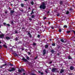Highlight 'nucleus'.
Instances as JSON below:
<instances>
[{
  "label": "nucleus",
  "mask_w": 75,
  "mask_h": 75,
  "mask_svg": "<svg viewBox=\"0 0 75 75\" xmlns=\"http://www.w3.org/2000/svg\"><path fill=\"white\" fill-rule=\"evenodd\" d=\"M57 17H59V14H58L57 15Z\"/></svg>",
  "instance_id": "nucleus-40"
},
{
  "label": "nucleus",
  "mask_w": 75,
  "mask_h": 75,
  "mask_svg": "<svg viewBox=\"0 0 75 75\" xmlns=\"http://www.w3.org/2000/svg\"><path fill=\"white\" fill-rule=\"evenodd\" d=\"M29 20H30V21H31V20H32V19H31V18H29Z\"/></svg>",
  "instance_id": "nucleus-47"
},
{
  "label": "nucleus",
  "mask_w": 75,
  "mask_h": 75,
  "mask_svg": "<svg viewBox=\"0 0 75 75\" xmlns=\"http://www.w3.org/2000/svg\"><path fill=\"white\" fill-rule=\"evenodd\" d=\"M67 27H68V26H67V25H64L63 26L64 28H67Z\"/></svg>",
  "instance_id": "nucleus-27"
},
{
  "label": "nucleus",
  "mask_w": 75,
  "mask_h": 75,
  "mask_svg": "<svg viewBox=\"0 0 75 75\" xmlns=\"http://www.w3.org/2000/svg\"><path fill=\"white\" fill-rule=\"evenodd\" d=\"M28 35L29 37H30V38H31L32 37V35H31V33H30L28 32Z\"/></svg>",
  "instance_id": "nucleus-8"
},
{
  "label": "nucleus",
  "mask_w": 75,
  "mask_h": 75,
  "mask_svg": "<svg viewBox=\"0 0 75 75\" xmlns=\"http://www.w3.org/2000/svg\"><path fill=\"white\" fill-rule=\"evenodd\" d=\"M8 9H9V10H11V8H10V7H9L8 8Z\"/></svg>",
  "instance_id": "nucleus-58"
},
{
  "label": "nucleus",
  "mask_w": 75,
  "mask_h": 75,
  "mask_svg": "<svg viewBox=\"0 0 75 75\" xmlns=\"http://www.w3.org/2000/svg\"><path fill=\"white\" fill-rule=\"evenodd\" d=\"M38 38H40V35H38Z\"/></svg>",
  "instance_id": "nucleus-38"
},
{
  "label": "nucleus",
  "mask_w": 75,
  "mask_h": 75,
  "mask_svg": "<svg viewBox=\"0 0 75 75\" xmlns=\"http://www.w3.org/2000/svg\"><path fill=\"white\" fill-rule=\"evenodd\" d=\"M15 40L16 41H18V38L17 37H16Z\"/></svg>",
  "instance_id": "nucleus-25"
},
{
  "label": "nucleus",
  "mask_w": 75,
  "mask_h": 75,
  "mask_svg": "<svg viewBox=\"0 0 75 75\" xmlns=\"http://www.w3.org/2000/svg\"><path fill=\"white\" fill-rule=\"evenodd\" d=\"M36 45H37V44L34 43H33V45L35 46Z\"/></svg>",
  "instance_id": "nucleus-37"
},
{
  "label": "nucleus",
  "mask_w": 75,
  "mask_h": 75,
  "mask_svg": "<svg viewBox=\"0 0 75 75\" xmlns=\"http://www.w3.org/2000/svg\"><path fill=\"white\" fill-rule=\"evenodd\" d=\"M5 38H6V40H10V38L8 37H5Z\"/></svg>",
  "instance_id": "nucleus-13"
},
{
  "label": "nucleus",
  "mask_w": 75,
  "mask_h": 75,
  "mask_svg": "<svg viewBox=\"0 0 75 75\" xmlns=\"http://www.w3.org/2000/svg\"><path fill=\"white\" fill-rule=\"evenodd\" d=\"M31 5H34V2L33 1H32L31 2Z\"/></svg>",
  "instance_id": "nucleus-29"
},
{
  "label": "nucleus",
  "mask_w": 75,
  "mask_h": 75,
  "mask_svg": "<svg viewBox=\"0 0 75 75\" xmlns=\"http://www.w3.org/2000/svg\"><path fill=\"white\" fill-rule=\"evenodd\" d=\"M48 45H45V48H48Z\"/></svg>",
  "instance_id": "nucleus-30"
},
{
  "label": "nucleus",
  "mask_w": 75,
  "mask_h": 75,
  "mask_svg": "<svg viewBox=\"0 0 75 75\" xmlns=\"http://www.w3.org/2000/svg\"><path fill=\"white\" fill-rule=\"evenodd\" d=\"M59 4L60 5H62L63 4V1H61L59 2Z\"/></svg>",
  "instance_id": "nucleus-14"
},
{
  "label": "nucleus",
  "mask_w": 75,
  "mask_h": 75,
  "mask_svg": "<svg viewBox=\"0 0 75 75\" xmlns=\"http://www.w3.org/2000/svg\"><path fill=\"white\" fill-rule=\"evenodd\" d=\"M16 69L14 67H12L11 69H8V71L9 72H13L14 71H15Z\"/></svg>",
  "instance_id": "nucleus-3"
},
{
  "label": "nucleus",
  "mask_w": 75,
  "mask_h": 75,
  "mask_svg": "<svg viewBox=\"0 0 75 75\" xmlns=\"http://www.w3.org/2000/svg\"><path fill=\"white\" fill-rule=\"evenodd\" d=\"M23 75H25V73H23Z\"/></svg>",
  "instance_id": "nucleus-61"
},
{
  "label": "nucleus",
  "mask_w": 75,
  "mask_h": 75,
  "mask_svg": "<svg viewBox=\"0 0 75 75\" xmlns=\"http://www.w3.org/2000/svg\"><path fill=\"white\" fill-rule=\"evenodd\" d=\"M62 30H63V29H59V33H61V32L62 31Z\"/></svg>",
  "instance_id": "nucleus-21"
},
{
  "label": "nucleus",
  "mask_w": 75,
  "mask_h": 75,
  "mask_svg": "<svg viewBox=\"0 0 75 75\" xmlns=\"http://www.w3.org/2000/svg\"><path fill=\"white\" fill-rule=\"evenodd\" d=\"M57 55L58 56H59V55H60V54L59 53H57Z\"/></svg>",
  "instance_id": "nucleus-51"
},
{
  "label": "nucleus",
  "mask_w": 75,
  "mask_h": 75,
  "mask_svg": "<svg viewBox=\"0 0 75 75\" xmlns=\"http://www.w3.org/2000/svg\"><path fill=\"white\" fill-rule=\"evenodd\" d=\"M68 58L69 59H72V58L71 57V56H69Z\"/></svg>",
  "instance_id": "nucleus-17"
},
{
  "label": "nucleus",
  "mask_w": 75,
  "mask_h": 75,
  "mask_svg": "<svg viewBox=\"0 0 75 75\" xmlns=\"http://www.w3.org/2000/svg\"><path fill=\"white\" fill-rule=\"evenodd\" d=\"M28 54L29 55H30L31 54V53H30V52H28Z\"/></svg>",
  "instance_id": "nucleus-50"
},
{
  "label": "nucleus",
  "mask_w": 75,
  "mask_h": 75,
  "mask_svg": "<svg viewBox=\"0 0 75 75\" xmlns=\"http://www.w3.org/2000/svg\"><path fill=\"white\" fill-rule=\"evenodd\" d=\"M51 52L52 54H53V53L55 52V51L54 50H51Z\"/></svg>",
  "instance_id": "nucleus-22"
},
{
  "label": "nucleus",
  "mask_w": 75,
  "mask_h": 75,
  "mask_svg": "<svg viewBox=\"0 0 75 75\" xmlns=\"http://www.w3.org/2000/svg\"><path fill=\"white\" fill-rule=\"evenodd\" d=\"M38 57V56H36V57H35V59H36L37 58V57Z\"/></svg>",
  "instance_id": "nucleus-43"
},
{
  "label": "nucleus",
  "mask_w": 75,
  "mask_h": 75,
  "mask_svg": "<svg viewBox=\"0 0 75 75\" xmlns=\"http://www.w3.org/2000/svg\"><path fill=\"white\" fill-rule=\"evenodd\" d=\"M34 9H33L31 13H30V15H32L34 13Z\"/></svg>",
  "instance_id": "nucleus-11"
},
{
  "label": "nucleus",
  "mask_w": 75,
  "mask_h": 75,
  "mask_svg": "<svg viewBox=\"0 0 75 75\" xmlns=\"http://www.w3.org/2000/svg\"><path fill=\"white\" fill-rule=\"evenodd\" d=\"M4 37V35L3 34L0 35V38H3Z\"/></svg>",
  "instance_id": "nucleus-6"
},
{
  "label": "nucleus",
  "mask_w": 75,
  "mask_h": 75,
  "mask_svg": "<svg viewBox=\"0 0 75 75\" xmlns=\"http://www.w3.org/2000/svg\"><path fill=\"white\" fill-rule=\"evenodd\" d=\"M11 6H13V4H11Z\"/></svg>",
  "instance_id": "nucleus-63"
},
{
  "label": "nucleus",
  "mask_w": 75,
  "mask_h": 75,
  "mask_svg": "<svg viewBox=\"0 0 75 75\" xmlns=\"http://www.w3.org/2000/svg\"><path fill=\"white\" fill-rule=\"evenodd\" d=\"M46 54V50H45V49H44L43 51V55H45V54Z\"/></svg>",
  "instance_id": "nucleus-7"
},
{
  "label": "nucleus",
  "mask_w": 75,
  "mask_h": 75,
  "mask_svg": "<svg viewBox=\"0 0 75 75\" xmlns=\"http://www.w3.org/2000/svg\"><path fill=\"white\" fill-rule=\"evenodd\" d=\"M51 28L52 29H54V28L53 27H51Z\"/></svg>",
  "instance_id": "nucleus-53"
},
{
  "label": "nucleus",
  "mask_w": 75,
  "mask_h": 75,
  "mask_svg": "<svg viewBox=\"0 0 75 75\" xmlns=\"http://www.w3.org/2000/svg\"><path fill=\"white\" fill-rule=\"evenodd\" d=\"M49 13H50V11H48L47 12V14H49Z\"/></svg>",
  "instance_id": "nucleus-54"
},
{
  "label": "nucleus",
  "mask_w": 75,
  "mask_h": 75,
  "mask_svg": "<svg viewBox=\"0 0 75 75\" xmlns=\"http://www.w3.org/2000/svg\"><path fill=\"white\" fill-rule=\"evenodd\" d=\"M22 30H24H24H25V28H23V27L22 28Z\"/></svg>",
  "instance_id": "nucleus-52"
},
{
  "label": "nucleus",
  "mask_w": 75,
  "mask_h": 75,
  "mask_svg": "<svg viewBox=\"0 0 75 75\" xmlns=\"http://www.w3.org/2000/svg\"><path fill=\"white\" fill-rule=\"evenodd\" d=\"M38 72L39 73H41V71H38Z\"/></svg>",
  "instance_id": "nucleus-56"
},
{
  "label": "nucleus",
  "mask_w": 75,
  "mask_h": 75,
  "mask_svg": "<svg viewBox=\"0 0 75 75\" xmlns=\"http://www.w3.org/2000/svg\"><path fill=\"white\" fill-rule=\"evenodd\" d=\"M49 40H50V41H52V39H49Z\"/></svg>",
  "instance_id": "nucleus-62"
},
{
  "label": "nucleus",
  "mask_w": 75,
  "mask_h": 75,
  "mask_svg": "<svg viewBox=\"0 0 75 75\" xmlns=\"http://www.w3.org/2000/svg\"><path fill=\"white\" fill-rule=\"evenodd\" d=\"M28 9L29 10H30V9H31V8H30V7H29Z\"/></svg>",
  "instance_id": "nucleus-60"
},
{
  "label": "nucleus",
  "mask_w": 75,
  "mask_h": 75,
  "mask_svg": "<svg viewBox=\"0 0 75 75\" xmlns=\"http://www.w3.org/2000/svg\"><path fill=\"white\" fill-rule=\"evenodd\" d=\"M21 41H19V42H18V44H21Z\"/></svg>",
  "instance_id": "nucleus-39"
},
{
  "label": "nucleus",
  "mask_w": 75,
  "mask_h": 75,
  "mask_svg": "<svg viewBox=\"0 0 75 75\" xmlns=\"http://www.w3.org/2000/svg\"><path fill=\"white\" fill-rule=\"evenodd\" d=\"M6 65H7V64L6 63L5 64L2 65V66L0 68H3V67H4V66H6Z\"/></svg>",
  "instance_id": "nucleus-9"
},
{
  "label": "nucleus",
  "mask_w": 75,
  "mask_h": 75,
  "mask_svg": "<svg viewBox=\"0 0 75 75\" xmlns=\"http://www.w3.org/2000/svg\"><path fill=\"white\" fill-rule=\"evenodd\" d=\"M60 40L62 42H64V40L63 39H62Z\"/></svg>",
  "instance_id": "nucleus-26"
},
{
  "label": "nucleus",
  "mask_w": 75,
  "mask_h": 75,
  "mask_svg": "<svg viewBox=\"0 0 75 75\" xmlns=\"http://www.w3.org/2000/svg\"><path fill=\"white\" fill-rule=\"evenodd\" d=\"M21 7H23L24 6V4H21Z\"/></svg>",
  "instance_id": "nucleus-24"
},
{
  "label": "nucleus",
  "mask_w": 75,
  "mask_h": 75,
  "mask_svg": "<svg viewBox=\"0 0 75 75\" xmlns=\"http://www.w3.org/2000/svg\"><path fill=\"white\" fill-rule=\"evenodd\" d=\"M3 25H6V23H3Z\"/></svg>",
  "instance_id": "nucleus-44"
},
{
  "label": "nucleus",
  "mask_w": 75,
  "mask_h": 75,
  "mask_svg": "<svg viewBox=\"0 0 75 75\" xmlns=\"http://www.w3.org/2000/svg\"><path fill=\"white\" fill-rule=\"evenodd\" d=\"M71 30H69V31H67L66 32V33L67 34H69V33H71Z\"/></svg>",
  "instance_id": "nucleus-18"
},
{
  "label": "nucleus",
  "mask_w": 75,
  "mask_h": 75,
  "mask_svg": "<svg viewBox=\"0 0 75 75\" xmlns=\"http://www.w3.org/2000/svg\"><path fill=\"white\" fill-rule=\"evenodd\" d=\"M52 61H51V62H50L49 64H52Z\"/></svg>",
  "instance_id": "nucleus-36"
},
{
  "label": "nucleus",
  "mask_w": 75,
  "mask_h": 75,
  "mask_svg": "<svg viewBox=\"0 0 75 75\" xmlns=\"http://www.w3.org/2000/svg\"><path fill=\"white\" fill-rule=\"evenodd\" d=\"M5 14H7V11H6L5 12Z\"/></svg>",
  "instance_id": "nucleus-49"
},
{
  "label": "nucleus",
  "mask_w": 75,
  "mask_h": 75,
  "mask_svg": "<svg viewBox=\"0 0 75 75\" xmlns=\"http://www.w3.org/2000/svg\"><path fill=\"white\" fill-rule=\"evenodd\" d=\"M26 59L24 57H23V58L22 59V60L24 62H28V61L29 59H30V57L28 56H26Z\"/></svg>",
  "instance_id": "nucleus-2"
},
{
  "label": "nucleus",
  "mask_w": 75,
  "mask_h": 75,
  "mask_svg": "<svg viewBox=\"0 0 75 75\" xmlns=\"http://www.w3.org/2000/svg\"><path fill=\"white\" fill-rule=\"evenodd\" d=\"M52 46H55V44L54 43H53L52 44Z\"/></svg>",
  "instance_id": "nucleus-32"
},
{
  "label": "nucleus",
  "mask_w": 75,
  "mask_h": 75,
  "mask_svg": "<svg viewBox=\"0 0 75 75\" xmlns=\"http://www.w3.org/2000/svg\"><path fill=\"white\" fill-rule=\"evenodd\" d=\"M5 26H6V27H7V26H8V27H10V24H6Z\"/></svg>",
  "instance_id": "nucleus-28"
},
{
  "label": "nucleus",
  "mask_w": 75,
  "mask_h": 75,
  "mask_svg": "<svg viewBox=\"0 0 75 75\" xmlns=\"http://www.w3.org/2000/svg\"><path fill=\"white\" fill-rule=\"evenodd\" d=\"M46 17H44V18H43V19H44V20H45V19H46Z\"/></svg>",
  "instance_id": "nucleus-48"
},
{
  "label": "nucleus",
  "mask_w": 75,
  "mask_h": 75,
  "mask_svg": "<svg viewBox=\"0 0 75 75\" xmlns=\"http://www.w3.org/2000/svg\"><path fill=\"white\" fill-rule=\"evenodd\" d=\"M4 47L6 48H7V46L5 44H4L3 45Z\"/></svg>",
  "instance_id": "nucleus-16"
},
{
  "label": "nucleus",
  "mask_w": 75,
  "mask_h": 75,
  "mask_svg": "<svg viewBox=\"0 0 75 75\" xmlns=\"http://www.w3.org/2000/svg\"><path fill=\"white\" fill-rule=\"evenodd\" d=\"M0 48H2V46H1V45H0Z\"/></svg>",
  "instance_id": "nucleus-59"
},
{
  "label": "nucleus",
  "mask_w": 75,
  "mask_h": 75,
  "mask_svg": "<svg viewBox=\"0 0 75 75\" xmlns=\"http://www.w3.org/2000/svg\"><path fill=\"white\" fill-rule=\"evenodd\" d=\"M13 54L15 57L18 56V55H17V54L16 53H13Z\"/></svg>",
  "instance_id": "nucleus-15"
},
{
  "label": "nucleus",
  "mask_w": 75,
  "mask_h": 75,
  "mask_svg": "<svg viewBox=\"0 0 75 75\" xmlns=\"http://www.w3.org/2000/svg\"><path fill=\"white\" fill-rule=\"evenodd\" d=\"M9 65H10V66H11L12 67H13V64H11V63H9L8 64Z\"/></svg>",
  "instance_id": "nucleus-19"
},
{
  "label": "nucleus",
  "mask_w": 75,
  "mask_h": 75,
  "mask_svg": "<svg viewBox=\"0 0 75 75\" xmlns=\"http://www.w3.org/2000/svg\"><path fill=\"white\" fill-rule=\"evenodd\" d=\"M14 11L13 10H11L10 12V13H11V14H13V13H14Z\"/></svg>",
  "instance_id": "nucleus-20"
},
{
  "label": "nucleus",
  "mask_w": 75,
  "mask_h": 75,
  "mask_svg": "<svg viewBox=\"0 0 75 75\" xmlns=\"http://www.w3.org/2000/svg\"><path fill=\"white\" fill-rule=\"evenodd\" d=\"M39 8H40V9H43V10L45 9V8H46L45 4L44 3H43L40 6Z\"/></svg>",
  "instance_id": "nucleus-1"
},
{
  "label": "nucleus",
  "mask_w": 75,
  "mask_h": 75,
  "mask_svg": "<svg viewBox=\"0 0 75 75\" xmlns=\"http://www.w3.org/2000/svg\"><path fill=\"white\" fill-rule=\"evenodd\" d=\"M64 72V70L61 69L60 71V74H62Z\"/></svg>",
  "instance_id": "nucleus-12"
},
{
  "label": "nucleus",
  "mask_w": 75,
  "mask_h": 75,
  "mask_svg": "<svg viewBox=\"0 0 75 75\" xmlns=\"http://www.w3.org/2000/svg\"><path fill=\"white\" fill-rule=\"evenodd\" d=\"M40 74L41 75H44V73L43 72H41Z\"/></svg>",
  "instance_id": "nucleus-45"
},
{
  "label": "nucleus",
  "mask_w": 75,
  "mask_h": 75,
  "mask_svg": "<svg viewBox=\"0 0 75 75\" xmlns=\"http://www.w3.org/2000/svg\"><path fill=\"white\" fill-rule=\"evenodd\" d=\"M70 69L71 70H73L74 69V67L73 66H71L70 67Z\"/></svg>",
  "instance_id": "nucleus-10"
},
{
  "label": "nucleus",
  "mask_w": 75,
  "mask_h": 75,
  "mask_svg": "<svg viewBox=\"0 0 75 75\" xmlns=\"http://www.w3.org/2000/svg\"><path fill=\"white\" fill-rule=\"evenodd\" d=\"M31 75H36V74H34V73H31Z\"/></svg>",
  "instance_id": "nucleus-34"
},
{
  "label": "nucleus",
  "mask_w": 75,
  "mask_h": 75,
  "mask_svg": "<svg viewBox=\"0 0 75 75\" xmlns=\"http://www.w3.org/2000/svg\"><path fill=\"white\" fill-rule=\"evenodd\" d=\"M18 71L19 72H20V73L22 72V71H22L23 72H25V70L23 69H21V70L20 69H19Z\"/></svg>",
  "instance_id": "nucleus-5"
},
{
  "label": "nucleus",
  "mask_w": 75,
  "mask_h": 75,
  "mask_svg": "<svg viewBox=\"0 0 75 75\" xmlns=\"http://www.w3.org/2000/svg\"><path fill=\"white\" fill-rule=\"evenodd\" d=\"M71 31H73L74 34H75V31H74V30H71Z\"/></svg>",
  "instance_id": "nucleus-41"
},
{
  "label": "nucleus",
  "mask_w": 75,
  "mask_h": 75,
  "mask_svg": "<svg viewBox=\"0 0 75 75\" xmlns=\"http://www.w3.org/2000/svg\"><path fill=\"white\" fill-rule=\"evenodd\" d=\"M0 26H3V25H0Z\"/></svg>",
  "instance_id": "nucleus-64"
},
{
  "label": "nucleus",
  "mask_w": 75,
  "mask_h": 75,
  "mask_svg": "<svg viewBox=\"0 0 75 75\" xmlns=\"http://www.w3.org/2000/svg\"><path fill=\"white\" fill-rule=\"evenodd\" d=\"M45 72L46 74H48V72L47 71H45Z\"/></svg>",
  "instance_id": "nucleus-57"
},
{
  "label": "nucleus",
  "mask_w": 75,
  "mask_h": 75,
  "mask_svg": "<svg viewBox=\"0 0 75 75\" xmlns=\"http://www.w3.org/2000/svg\"><path fill=\"white\" fill-rule=\"evenodd\" d=\"M20 11H22V12H23V11H24V10H23V9H22V10H20Z\"/></svg>",
  "instance_id": "nucleus-46"
},
{
  "label": "nucleus",
  "mask_w": 75,
  "mask_h": 75,
  "mask_svg": "<svg viewBox=\"0 0 75 75\" xmlns=\"http://www.w3.org/2000/svg\"><path fill=\"white\" fill-rule=\"evenodd\" d=\"M48 24H51V22H49L48 23Z\"/></svg>",
  "instance_id": "nucleus-55"
},
{
  "label": "nucleus",
  "mask_w": 75,
  "mask_h": 75,
  "mask_svg": "<svg viewBox=\"0 0 75 75\" xmlns=\"http://www.w3.org/2000/svg\"><path fill=\"white\" fill-rule=\"evenodd\" d=\"M15 33H16V34H18V32H17V30L15 31Z\"/></svg>",
  "instance_id": "nucleus-33"
},
{
  "label": "nucleus",
  "mask_w": 75,
  "mask_h": 75,
  "mask_svg": "<svg viewBox=\"0 0 75 75\" xmlns=\"http://www.w3.org/2000/svg\"><path fill=\"white\" fill-rule=\"evenodd\" d=\"M69 13V12L68 11H67L66 12L67 14H68Z\"/></svg>",
  "instance_id": "nucleus-35"
},
{
  "label": "nucleus",
  "mask_w": 75,
  "mask_h": 75,
  "mask_svg": "<svg viewBox=\"0 0 75 75\" xmlns=\"http://www.w3.org/2000/svg\"><path fill=\"white\" fill-rule=\"evenodd\" d=\"M57 69H56V68H53L52 70V71L53 72H57V71H57Z\"/></svg>",
  "instance_id": "nucleus-4"
},
{
  "label": "nucleus",
  "mask_w": 75,
  "mask_h": 75,
  "mask_svg": "<svg viewBox=\"0 0 75 75\" xmlns=\"http://www.w3.org/2000/svg\"><path fill=\"white\" fill-rule=\"evenodd\" d=\"M61 48V46L59 45L57 46V48L58 49H59Z\"/></svg>",
  "instance_id": "nucleus-31"
},
{
  "label": "nucleus",
  "mask_w": 75,
  "mask_h": 75,
  "mask_svg": "<svg viewBox=\"0 0 75 75\" xmlns=\"http://www.w3.org/2000/svg\"><path fill=\"white\" fill-rule=\"evenodd\" d=\"M31 17L32 18H34V17H35V15H33L31 16Z\"/></svg>",
  "instance_id": "nucleus-23"
},
{
  "label": "nucleus",
  "mask_w": 75,
  "mask_h": 75,
  "mask_svg": "<svg viewBox=\"0 0 75 75\" xmlns=\"http://www.w3.org/2000/svg\"><path fill=\"white\" fill-rule=\"evenodd\" d=\"M11 24H13V21H11Z\"/></svg>",
  "instance_id": "nucleus-42"
}]
</instances>
